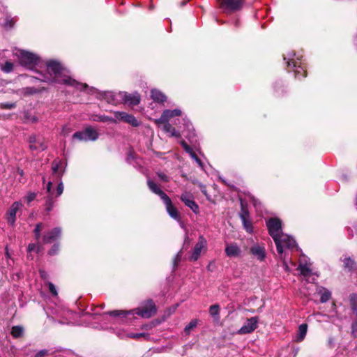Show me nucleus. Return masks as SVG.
Wrapping results in <instances>:
<instances>
[{
  "instance_id": "bf43d9fd",
  "label": "nucleus",
  "mask_w": 357,
  "mask_h": 357,
  "mask_svg": "<svg viewBox=\"0 0 357 357\" xmlns=\"http://www.w3.org/2000/svg\"><path fill=\"white\" fill-rule=\"evenodd\" d=\"M17 174H19L20 176H23V175H24V172H23V170H22V169H21L18 168V169H17Z\"/></svg>"
},
{
  "instance_id": "49530a36",
  "label": "nucleus",
  "mask_w": 357,
  "mask_h": 357,
  "mask_svg": "<svg viewBox=\"0 0 357 357\" xmlns=\"http://www.w3.org/2000/svg\"><path fill=\"white\" fill-rule=\"evenodd\" d=\"M36 197V194L35 192H29L25 196L24 199L26 201L27 204H30L32 201H33Z\"/></svg>"
},
{
  "instance_id": "8fccbe9b",
  "label": "nucleus",
  "mask_w": 357,
  "mask_h": 357,
  "mask_svg": "<svg viewBox=\"0 0 357 357\" xmlns=\"http://www.w3.org/2000/svg\"><path fill=\"white\" fill-rule=\"evenodd\" d=\"M157 176H158V178H160V181H163V182H168L169 181V177L165 174V173L163 172H158L156 173Z\"/></svg>"
},
{
  "instance_id": "6e6d98bb",
  "label": "nucleus",
  "mask_w": 357,
  "mask_h": 357,
  "mask_svg": "<svg viewBox=\"0 0 357 357\" xmlns=\"http://www.w3.org/2000/svg\"><path fill=\"white\" fill-rule=\"evenodd\" d=\"M47 353V350H40L36 354L35 357H43Z\"/></svg>"
},
{
  "instance_id": "09e8293b",
  "label": "nucleus",
  "mask_w": 357,
  "mask_h": 357,
  "mask_svg": "<svg viewBox=\"0 0 357 357\" xmlns=\"http://www.w3.org/2000/svg\"><path fill=\"white\" fill-rule=\"evenodd\" d=\"M15 106H16V104L14 102H3V103H1V105H0V107L1 109H8L15 108Z\"/></svg>"
},
{
  "instance_id": "9b49d317",
  "label": "nucleus",
  "mask_w": 357,
  "mask_h": 357,
  "mask_svg": "<svg viewBox=\"0 0 357 357\" xmlns=\"http://www.w3.org/2000/svg\"><path fill=\"white\" fill-rule=\"evenodd\" d=\"M100 98L109 104L119 105L122 103L121 91H105L100 93Z\"/></svg>"
},
{
  "instance_id": "ddd939ff",
  "label": "nucleus",
  "mask_w": 357,
  "mask_h": 357,
  "mask_svg": "<svg viewBox=\"0 0 357 357\" xmlns=\"http://www.w3.org/2000/svg\"><path fill=\"white\" fill-rule=\"evenodd\" d=\"M61 234L62 229L61 227H54L44 234L42 237V242L44 244L53 243L61 236Z\"/></svg>"
},
{
  "instance_id": "39448f33",
  "label": "nucleus",
  "mask_w": 357,
  "mask_h": 357,
  "mask_svg": "<svg viewBox=\"0 0 357 357\" xmlns=\"http://www.w3.org/2000/svg\"><path fill=\"white\" fill-rule=\"evenodd\" d=\"M301 56L296 55L294 51H289L284 55V60L286 61L289 68H294L295 76L298 79L305 77L306 71L301 61Z\"/></svg>"
},
{
  "instance_id": "ea45409f",
  "label": "nucleus",
  "mask_w": 357,
  "mask_h": 357,
  "mask_svg": "<svg viewBox=\"0 0 357 357\" xmlns=\"http://www.w3.org/2000/svg\"><path fill=\"white\" fill-rule=\"evenodd\" d=\"M41 249L42 246L39 245V242L37 243H30L27 248L29 252H36L37 253L39 252Z\"/></svg>"
},
{
  "instance_id": "6ab92c4d",
  "label": "nucleus",
  "mask_w": 357,
  "mask_h": 357,
  "mask_svg": "<svg viewBox=\"0 0 357 357\" xmlns=\"http://www.w3.org/2000/svg\"><path fill=\"white\" fill-rule=\"evenodd\" d=\"M22 206L21 202H15L10 207L6 213V219L9 225H13L16 220V213L17 211Z\"/></svg>"
},
{
  "instance_id": "c9c22d12",
  "label": "nucleus",
  "mask_w": 357,
  "mask_h": 357,
  "mask_svg": "<svg viewBox=\"0 0 357 357\" xmlns=\"http://www.w3.org/2000/svg\"><path fill=\"white\" fill-rule=\"evenodd\" d=\"M146 335L144 333H127V334H119V336L121 338H124L125 337H128L133 338V339H139L142 337H145Z\"/></svg>"
},
{
  "instance_id": "5fc2aeb1",
  "label": "nucleus",
  "mask_w": 357,
  "mask_h": 357,
  "mask_svg": "<svg viewBox=\"0 0 357 357\" xmlns=\"http://www.w3.org/2000/svg\"><path fill=\"white\" fill-rule=\"evenodd\" d=\"M192 159H194L195 160V162L197 163V165L201 167L202 168L203 167V163L201 161V160L197 156L196 154L194 155V157H191Z\"/></svg>"
},
{
  "instance_id": "5701e85b",
  "label": "nucleus",
  "mask_w": 357,
  "mask_h": 357,
  "mask_svg": "<svg viewBox=\"0 0 357 357\" xmlns=\"http://www.w3.org/2000/svg\"><path fill=\"white\" fill-rule=\"evenodd\" d=\"M147 185L149 190L153 193L158 195L162 201L167 199L169 197L153 180L149 178L147 180Z\"/></svg>"
},
{
  "instance_id": "a18cd8bd",
  "label": "nucleus",
  "mask_w": 357,
  "mask_h": 357,
  "mask_svg": "<svg viewBox=\"0 0 357 357\" xmlns=\"http://www.w3.org/2000/svg\"><path fill=\"white\" fill-rule=\"evenodd\" d=\"M250 202H252V204H253V206L255 207V208L257 210H261V203L259 199H256L254 197H251Z\"/></svg>"
},
{
  "instance_id": "9d476101",
  "label": "nucleus",
  "mask_w": 357,
  "mask_h": 357,
  "mask_svg": "<svg viewBox=\"0 0 357 357\" xmlns=\"http://www.w3.org/2000/svg\"><path fill=\"white\" fill-rule=\"evenodd\" d=\"M46 190L48 195L45 201V211L48 213L51 211L54 207L55 203L54 198L59 196H56V190H55L54 186H52V181L47 182Z\"/></svg>"
},
{
  "instance_id": "4be33fe9",
  "label": "nucleus",
  "mask_w": 357,
  "mask_h": 357,
  "mask_svg": "<svg viewBox=\"0 0 357 357\" xmlns=\"http://www.w3.org/2000/svg\"><path fill=\"white\" fill-rule=\"evenodd\" d=\"M165 204L167 211L169 216L178 222H181V218L177 209L172 205L169 197L163 201Z\"/></svg>"
},
{
  "instance_id": "f8f14e48",
  "label": "nucleus",
  "mask_w": 357,
  "mask_h": 357,
  "mask_svg": "<svg viewBox=\"0 0 357 357\" xmlns=\"http://www.w3.org/2000/svg\"><path fill=\"white\" fill-rule=\"evenodd\" d=\"M250 253L259 261H263L266 257V251L264 243H253L250 248Z\"/></svg>"
},
{
  "instance_id": "cd10ccee",
  "label": "nucleus",
  "mask_w": 357,
  "mask_h": 357,
  "mask_svg": "<svg viewBox=\"0 0 357 357\" xmlns=\"http://www.w3.org/2000/svg\"><path fill=\"white\" fill-rule=\"evenodd\" d=\"M241 202V211L239 213V216L241 220L249 219V211L247 207V204L242 199H240Z\"/></svg>"
},
{
  "instance_id": "a878e982",
  "label": "nucleus",
  "mask_w": 357,
  "mask_h": 357,
  "mask_svg": "<svg viewBox=\"0 0 357 357\" xmlns=\"http://www.w3.org/2000/svg\"><path fill=\"white\" fill-rule=\"evenodd\" d=\"M151 98L155 102L162 104L167 101V96L158 89H153L150 92Z\"/></svg>"
},
{
  "instance_id": "79ce46f5",
  "label": "nucleus",
  "mask_w": 357,
  "mask_h": 357,
  "mask_svg": "<svg viewBox=\"0 0 357 357\" xmlns=\"http://www.w3.org/2000/svg\"><path fill=\"white\" fill-rule=\"evenodd\" d=\"M197 325V321L196 319L192 320L184 328V331L186 334H189L190 331L195 328Z\"/></svg>"
},
{
  "instance_id": "3c124183",
  "label": "nucleus",
  "mask_w": 357,
  "mask_h": 357,
  "mask_svg": "<svg viewBox=\"0 0 357 357\" xmlns=\"http://www.w3.org/2000/svg\"><path fill=\"white\" fill-rule=\"evenodd\" d=\"M47 285H48L49 290L52 293V294L55 296H57L58 292H57V290H56L55 286L54 285V284L49 282L47 283Z\"/></svg>"
},
{
  "instance_id": "13d9d810",
  "label": "nucleus",
  "mask_w": 357,
  "mask_h": 357,
  "mask_svg": "<svg viewBox=\"0 0 357 357\" xmlns=\"http://www.w3.org/2000/svg\"><path fill=\"white\" fill-rule=\"evenodd\" d=\"M199 186H200L202 192L203 194H204L205 195H206V187L204 185H203L202 184H199Z\"/></svg>"
},
{
  "instance_id": "c03bdc74",
  "label": "nucleus",
  "mask_w": 357,
  "mask_h": 357,
  "mask_svg": "<svg viewBox=\"0 0 357 357\" xmlns=\"http://www.w3.org/2000/svg\"><path fill=\"white\" fill-rule=\"evenodd\" d=\"M59 248H60V246H59V243H54L52 248L50 249V250L48 251V254L50 255H56L59 253Z\"/></svg>"
},
{
  "instance_id": "bb28decb",
  "label": "nucleus",
  "mask_w": 357,
  "mask_h": 357,
  "mask_svg": "<svg viewBox=\"0 0 357 357\" xmlns=\"http://www.w3.org/2000/svg\"><path fill=\"white\" fill-rule=\"evenodd\" d=\"M42 91L41 89H36L33 86H28L18 90V93L24 96L34 95Z\"/></svg>"
},
{
  "instance_id": "412c9836",
  "label": "nucleus",
  "mask_w": 357,
  "mask_h": 357,
  "mask_svg": "<svg viewBox=\"0 0 357 357\" xmlns=\"http://www.w3.org/2000/svg\"><path fill=\"white\" fill-rule=\"evenodd\" d=\"M225 252L228 257L231 258L240 257L242 250L236 243H231L226 244Z\"/></svg>"
},
{
  "instance_id": "58836bf2",
  "label": "nucleus",
  "mask_w": 357,
  "mask_h": 357,
  "mask_svg": "<svg viewBox=\"0 0 357 357\" xmlns=\"http://www.w3.org/2000/svg\"><path fill=\"white\" fill-rule=\"evenodd\" d=\"M115 116L114 117L105 116V115H100L98 116V119H96L97 121L100 122H110V123H115Z\"/></svg>"
},
{
  "instance_id": "de8ad7c7",
  "label": "nucleus",
  "mask_w": 357,
  "mask_h": 357,
  "mask_svg": "<svg viewBox=\"0 0 357 357\" xmlns=\"http://www.w3.org/2000/svg\"><path fill=\"white\" fill-rule=\"evenodd\" d=\"M351 335L354 337H357V317L351 324Z\"/></svg>"
},
{
  "instance_id": "4d7b16f0",
  "label": "nucleus",
  "mask_w": 357,
  "mask_h": 357,
  "mask_svg": "<svg viewBox=\"0 0 357 357\" xmlns=\"http://www.w3.org/2000/svg\"><path fill=\"white\" fill-rule=\"evenodd\" d=\"M40 275L43 279H46L47 277V273L45 271H40Z\"/></svg>"
},
{
  "instance_id": "72a5a7b5",
  "label": "nucleus",
  "mask_w": 357,
  "mask_h": 357,
  "mask_svg": "<svg viewBox=\"0 0 357 357\" xmlns=\"http://www.w3.org/2000/svg\"><path fill=\"white\" fill-rule=\"evenodd\" d=\"M23 332L24 328L20 326H13L11 329V334L15 338L21 337L23 334Z\"/></svg>"
},
{
  "instance_id": "052dcab7",
  "label": "nucleus",
  "mask_w": 357,
  "mask_h": 357,
  "mask_svg": "<svg viewBox=\"0 0 357 357\" xmlns=\"http://www.w3.org/2000/svg\"><path fill=\"white\" fill-rule=\"evenodd\" d=\"M37 121L36 118V117H33V119H32V121L35 122V121Z\"/></svg>"
},
{
  "instance_id": "2eb2a0df",
  "label": "nucleus",
  "mask_w": 357,
  "mask_h": 357,
  "mask_svg": "<svg viewBox=\"0 0 357 357\" xmlns=\"http://www.w3.org/2000/svg\"><path fill=\"white\" fill-rule=\"evenodd\" d=\"M183 112L179 108L174 109H165L159 119L155 120V122H169L172 119L177 116H182Z\"/></svg>"
},
{
  "instance_id": "423d86ee",
  "label": "nucleus",
  "mask_w": 357,
  "mask_h": 357,
  "mask_svg": "<svg viewBox=\"0 0 357 357\" xmlns=\"http://www.w3.org/2000/svg\"><path fill=\"white\" fill-rule=\"evenodd\" d=\"M298 269L307 283L312 284L315 282L318 275L313 273L310 259L307 256L302 255L300 257Z\"/></svg>"
},
{
  "instance_id": "c85d7f7f",
  "label": "nucleus",
  "mask_w": 357,
  "mask_h": 357,
  "mask_svg": "<svg viewBox=\"0 0 357 357\" xmlns=\"http://www.w3.org/2000/svg\"><path fill=\"white\" fill-rule=\"evenodd\" d=\"M307 331V325L302 324L298 327V331L296 336V341L301 342L305 338Z\"/></svg>"
},
{
  "instance_id": "f257e3e1",
  "label": "nucleus",
  "mask_w": 357,
  "mask_h": 357,
  "mask_svg": "<svg viewBox=\"0 0 357 357\" xmlns=\"http://www.w3.org/2000/svg\"><path fill=\"white\" fill-rule=\"evenodd\" d=\"M15 56L22 67L38 74V76L33 77L34 79L49 84L56 83L72 86L87 93L96 91L95 88L77 81L70 72L57 60L50 59L43 63L38 54L24 50H19Z\"/></svg>"
},
{
  "instance_id": "864d4df0",
  "label": "nucleus",
  "mask_w": 357,
  "mask_h": 357,
  "mask_svg": "<svg viewBox=\"0 0 357 357\" xmlns=\"http://www.w3.org/2000/svg\"><path fill=\"white\" fill-rule=\"evenodd\" d=\"M71 132V130L70 128H68L67 126H63L61 130V135L66 136L68 135Z\"/></svg>"
},
{
  "instance_id": "dca6fc26",
  "label": "nucleus",
  "mask_w": 357,
  "mask_h": 357,
  "mask_svg": "<svg viewBox=\"0 0 357 357\" xmlns=\"http://www.w3.org/2000/svg\"><path fill=\"white\" fill-rule=\"evenodd\" d=\"M122 103L128 104L130 106L137 105L140 102V96L138 93H128L121 91Z\"/></svg>"
},
{
  "instance_id": "7ed1b4c3",
  "label": "nucleus",
  "mask_w": 357,
  "mask_h": 357,
  "mask_svg": "<svg viewBox=\"0 0 357 357\" xmlns=\"http://www.w3.org/2000/svg\"><path fill=\"white\" fill-rule=\"evenodd\" d=\"M156 312V307L154 303L149 300L145 305L141 307H138L134 310L126 311V310H113L107 312L106 314L109 316L119 317L121 319V322H126L127 317L130 315H134L135 314L143 318H150Z\"/></svg>"
},
{
  "instance_id": "f704fd0d",
  "label": "nucleus",
  "mask_w": 357,
  "mask_h": 357,
  "mask_svg": "<svg viewBox=\"0 0 357 357\" xmlns=\"http://www.w3.org/2000/svg\"><path fill=\"white\" fill-rule=\"evenodd\" d=\"M14 64L10 61H6L5 63L1 66V70L5 73H10L13 70Z\"/></svg>"
},
{
  "instance_id": "393cba45",
  "label": "nucleus",
  "mask_w": 357,
  "mask_h": 357,
  "mask_svg": "<svg viewBox=\"0 0 357 357\" xmlns=\"http://www.w3.org/2000/svg\"><path fill=\"white\" fill-rule=\"evenodd\" d=\"M314 287H315V294L320 296V302L321 303H326L330 300L331 292L328 289L317 285H314Z\"/></svg>"
},
{
  "instance_id": "a211bd4d",
  "label": "nucleus",
  "mask_w": 357,
  "mask_h": 357,
  "mask_svg": "<svg viewBox=\"0 0 357 357\" xmlns=\"http://www.w3.org/2000/svg\"><path fill=\"white\" fill-rule=\"evenodd\" d=\"M181 200L185 205L189 207L195 213H199V206L193 199V196L190 192H183L181 195Z\"/></svg>"
},
{
  "instance_id": "603ef678",
  "label": "nucleus",
  "mask_w": 357,
  "mask_h": 357,
  "mask_svg": "<svg viewBox=\"0 0 357 357\" xmlns=\"http://www.w3.org/2000/svg\"><path fill=\"white\" fill-rule=\"evenodd\" d=\"M181 257H182V252L179 251L176 254V255L175 256V257L174 259V266H177L178 264V263L181 261Z\"/></svg>"
},
{
  "instance_id": "20e7f679",
  "label": "nucleus",
  "mask_w": 357,
  "mask_h": 357,
  "mask_svg": "<svg viewBox=\"0 0 357 357\" xmlns=\"http://www.w3.org/2000/svg\"><path fill=\"white\" fill-rule=\"evenodd\" d=\"M66 162L61 160H54L52 163V176L49 181H52V186H54V182L57 183L56 196H60L63 192L61 177L66 172Z\"/></svg>"
},
{
  "instance_id": "f3484780",
  "label": "nucleus",
  "mask_w": 357,
  "mask_h": 357,
  "mask_svg": "<svg viewBox=\"0 0 357 357\" xmlns=\"http://www.w3.org/2000/svg\"><path fill=\"white\" fill-rule=\"evenodd\" d=\"M220 7L225 10L234 11L241 8L243 0H218Z\"/></svg>"
},
{
  "instance_id": "e433bc0d",
  "label": "nucleus",
  "mask_w": 357,
  "mask_h": 357,
  "mask_svg": "<svg viewBox=\"0 0 357 357\" xmlns=\"http://www.w3.org/2000/svg\"><path fill=\"white\" fill-rule=\"evenodd\" d=\"M241 221L243 223V228L245 229V231L247 232H248L249 234H252L253 231V228H252V223L250 221V218L241 220Z\"/></svg>"
},
{
  "instance_id": "f03ea898",
  "label": "nucleus",
  "mask_w": 357,
  "mask_h": 357,
  "mask_svg": "<svg viewBox=\"0 0 357 357\" xmlns=\"http://www.w3.org/2000/svg\"><path fill=\"white\" fill-rule=\"evenodd\" d=\"M270 236L273 238L278 254L284 252V248L298 250L296 241L291 236L282 232V221L278 218H270L266 221Z\"/></svg>"
},
{
  "instance_id": "4468645a",
  "label": "nucleus",
  "mask_w": 357,
  "mask_h": 357,
  "mask_svg": "<svg viewBox=\"0 0 357 357\" xmlns=\"http://www.w3.org/2000/svg\"><path fill=\"white\" fill-rule=\"evenodd\" d=\"M258 321L259 319L257 317L248 319L243 326L238 331L237 333L244 335L253 332L257 327Z\"/></svg>"
},
{
  "instance_id": "7c9ffc66",
  "label": "nucleus",
  "mask_w": 357,
  "mask_h": 357,
  "mask_svg": "<svg viewBox=\"0 0 357 357\" xmlns=\"http://www.w3.org/2000/svg\"><path fill=\"white\" fill-rule=\"evenodd\" d=\"M349 303L353 313L357 317V294H352L349 296Z\"/></svg>"
},
{
  "instance_id": "2f4dec72",
  "label": "nucleus",
  "mask_w": 357,
  "mask_h": 357,
  "mask_svg": "<svg viewBox=\"0 0 357 357\" xmlns=\"http://www.w3.org/2000/svg\"><path fill=\"white\" fill-rule=\"evenodd\" d=\"M182 121L185 128L189 132V137L194 135L193 126L190 120L186 117H182Z\"/></svg>"
},
{
  "instance_id": "b1692460",
  "label": "nucleus",
  "mask_w": 357,
  "mask_h": 357,
  "mask_svg": "<svg viewBox=\"0 0 357 357\" xmlns=\"http://www.w3.org/2000/svg\"><path fill=\"white\" fill-rule=\"evenodd\" d=\"M159 126L162 125V130L170 137H180L181 134L169 122H155Z\"/></svg>"
},
{
  "instance_id": "aec40b11",
  "label": "nucleus",
  "mask_w": 357,
  "mask_h": 357,
  "mask_svg": "<svg viewBox=\"0 0 357 357\" xmlns=\"http://www.w3.org/2000/svg\"><path fill=\"white\" fill-rule=\"evenodd\" d=\"M29 147L32 151H41L47 149V146L44 140L38 139L36 135H31L29 139Z\"/></svg>"
},
{
  "instance_id": "680f3d73",
  "label": "nucleus",
  "mask_w": 357,
  "mask_h": 357,
  "mask_svg": "<svg viewBox=\"0 0 357 357\" xmlns=\"http://www.w3.org/2000/svg\"><path fill=\"white\" fill-rule=\"evenodd\" d=\"M220 179H221L223 181V183H226V181L223 180L222 178L220 177Z\"/></svg>"
},
{
  "instance_id": "37998d69",
  "label": "nucleus",
  "mask_w": 357,
  "mask_h": 357,
  "mask_svg": "<svg viewBox=\"0 0 357 357\" xmlns=\"http://www.w3.org/2000/svg\"><path fill=\"white\" fill-rule=\"evenodd\" d=\"M181 144V146H183V148L184 149V150L188 153L190 154V157H194V155L195 154V153L192 149V148L185 141H182Z\"/></svg>"
},
{
  "instance_id": "6e6552de",
  "label": "nucleus",
  "mask_w": 357,
  "mask_h": 357,
  "mask_svg": "<svg viewBox=\"0 0 357 357\" xmlns=\"http://www.w3.org/2000/svg\"><path fill=\"white\" fill-rule=\"evenodd\" d=\"M113 114L115 116V119H116L115 120V123L124 122L130 124L132 127H138L140 125V122L133 115L126 112L114 111Z\"/></svg>"
},
{
  "instance_id": "473e14b6",
  "label": "nucleus",
  "mask_w": 357,
  "mask_h": 357,
  "mask_svg": "<svg viewBox=\"0 0 357 357\" xmlns=\"http://www.w3.org/2000/svg\"><path fill=\"white\" fill-rule=\"evenodd\" d=\"M43 228H44V225L43 223L40 222V223L36 224L35 229H33L35 239L38 242H39V241L41 238L40 232Z\"/></svg>"
},
{
  "instance_id": "4c0bfd02",
  "label": "nucleus",
  "mask_w": 357,
  "mask_h": 357,
  "mask_svg": "<svg viewBox=\"0 0 357 357\" xmlns=\"http://www.w3.org/2000/svg\"><path fill=\"white\" fill-rule=\"evenodd\" d=\"M344 266L349 271H351L355 268V263L350 257H345L344 259Z\"/></svg>"
},
{
  "instance_id": "1a4fd4ad",
  "label": "nucleus",
  "mask_w": 357,
  "mask_h": 357,
  "mask_svg": "<svg viewBox=\"0 0 357 357\" xmlns=\"http://www.w3.org/2000/svg\"><path fill=\"white\" fill-rule=\"evenodd\" d=\"M207 241L203 236H200L198 238L197 243L195 244L194 248L192 250L191 255L189 257V260L191 261H197L202 252L206 250Z\"/></svg>"
},
{
  "instance_id": "a19ab883",
  "label": "nucleus",
  "mask_w": 357,
  "mask_h": 357,
  "mask_svg": "<svg viewBox=\"0 0 357 357\" xmlns=\"http://www.w3.org/2000/svg\"><path fill=\"white\" fill-rule=\"evenodd\" d=\"M209 313L213 317H218L220 314V307L218 305H213L209 308Z\"/></svg>"
},
{
  "instance_id": "0eeeda50",
  "label": "nucleus",
  "mask_w": 357,
  "mask_h": 357,
  "mask_svg": "<svg viewBox=\"0 0 357 357\" xmlns=\"http://www.w3.org/2000/svg\"><path fill=\"white\" fill-rule=\"evenodd\" d=\"M98 130L91 126L86 127L82 131L76 132L73 138L79 141H96L99 138Z\"/></svg>"
},
{
  "instance_id": "c756f323",
  "label": "nucleus",
  "mask_w": 357,
  "mask_h": 357,
  "mask_svg": "<svg viewBox=\"0 0 357 357\" xmlns=\"http://www.w3.org/2000/svg\"><path fill=\"white\" fill-rule=\"evenodd\" d=\"M292 250L293 249H287V248H284V252L282 255L279 254L280 259L282 260L283 268L287 272L290 271V268L288 266V261L289 259L287 258V255H288L287 252H288V250Z\"/></svg>"
}]
</instances>
